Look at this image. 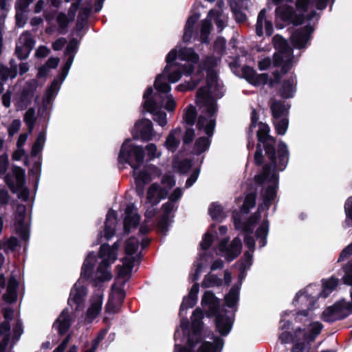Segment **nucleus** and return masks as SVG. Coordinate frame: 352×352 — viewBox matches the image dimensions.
Returning a JSON list of instances; mask_svg holds the SVG:
<instances>
[{"label": "nucleus", "instance_id": "nucleus-50", "mask_svg": "<svg viewBox=\"0 0 352 352\" xmlns=\"http://www.w3.org/2000/svg\"><path fill=\"white\" fill-rule=\"evenodd\" d=\"M23 120L28 126L29 133H31L36 123L35 110L33 107L29 108L24 115Z\"/></svg>", "mask_w": 352, "mask_h": 352}, {"label": "nucleus", "instance_id": "nucleus-29", "mask_svg": "<svg viewBox=\"0 0 352 352\" xmlns=\"http://www.w3.org/2000/svg\"><path fill=\"white\" fill-rule=\"evenodd\" d=\"M274 47L278 52H283L285 56H292L293 50L290 47L287 41L281 35L276 34L272 38Z\"/></svg>", "mask_w": 352, "mask_h": 352}, {"label": "nucleus", "instance_id": "nucleus-39", "mask_svg": "<svg viewBox=\"0 0 352 352\" xmlns=\"http://www.w3.org/2000/svg\"><path fill=\"white\" fill-rule=\"evenodd\" d=\"M151 180V175L146 170L140 171L135 179L136 190L138 194L143 193L144 185L148 184Z\"/></svg>", "mask_w": 352, "mask_h": 352}, {"label": "nucleus", "instance_id": "nucleus-2", "mask_svg": "<svg viewBox=\"0 0 352 352\" xmlns=\"http://www.w3.org/2000/svg\"><path fill=\"white\" fill-rule=\"evenodd\" d=\"M268 162L263 164V173L254 176V182L258 185H263L272 173V168H278L280 171H283L289 162V151L287 144L279 140L277 148V157L273 159L266 158Z\"/></svg>", "mask_w": 352, "mask_h": 352}, {"label": "nucleus", "instance_id": "nucleus-31", "mask_svg": "<svg viewBox=\"0 0 352 352\" xmlns=\"http://www.w3.org/2000/svg\"><path fill=\"white\" fill-rule=\"evenodd\" d=\"M178 57L180 60L192 63H198L199 56L192 47H183L179 50Z\"/></svg>", "mask_w": 352, "mask_h": 352}, {"label": "nucleus", "instance_id": "nucleus-20", "mask_svg": "<svg viewBox=\"0 0 352 352\" xmlns=\"http://www.w3.org/2000/svg\"><path fill=\"white\" fill-rule=\"evenodd\" d=\"M204 329L203 321L192 320L191 330L192 332L188 333V344L191 346H195L197 344L202 341V331Z\"/></svg>", "mask_w": 352, "mask_h": 352}, {"label": "nucleus", "instance_id": "nucleus-21", "mask_svg": "<svg viewBox=\"0 0 352 352\" xmlns=\"http://www.w3.org/2000/svg\"><path fill=\"white\" fill-rule=\"evenodd\" d=\"M278 191V186H267L262 192L261 197L263 203L258 205V210H269L271 207L272 202L276 198Z\"/></svg>", "mask_w": 352, "mask_h": 352}, {"label": "nucleus", "instance_id": "nucleus-15", "mask_svg": "<svg viewBox=\"0 0 352 352\" xmlns=\"http://www.w3.org/2000/svg\"><path fill=\"white\" fill-rule=\"evenodd\" d=\"M314 31V29L310 24L298 29L292 36V42L294 47L298 50L305 48Z\"/></svg>", "mask_w": 352, "mask_h": 352}, {"label": "nucleus", "instance_id": "nucleus-58", "mask_svg": "<svg viewBox=\"0 0 352 352\" xmlns=\"http://www.w3.org/2000/svg\"><path fill=\"white\" fill-rule=\"evenodd\" d=\"M134 239V237H131L126 241L124 252L129 256H131L135 254L138 249V242H135Z\"/></svg>", "mask_w": 352, "mask_h": 352}, {"label": "nucleus", "instance_id": "nucleus-42", "mask_svg": "<svg viewBox=\"0 0 352 352\" xmlns=\"http://www.w3.org/2000/svg\"><path fill=\"white\" fill-rule=\"evenodd\" d=\"M140 217L139 214L126 216L124 219V232L129 234L132 228H137L140 223Z\"/></svg>", "mask_w": 352, "mask_h": 352}, {"label": "nucleus", "instance_id": "nucleus-47", "mask_svg": "<svg viewBox=\"0 0 352 352\" xmlns=\"http://www.w3.org/2000/svg\"><path fill=\"white\" fill-rule=\"evenodd\" d=\"M256 195L254 192H250L245 197L243 203L241 207V210L243 213H248L250 210L256 205Z\"/></svg>", "mask_w": 352, "mask_h": 352}, {"label": "nucleus", "instance_id": "nucleus-62", "mask_svg": "<svg viewBox=\"0 0 352 352\" xmlns=\"http://www.w3.org/2000/svg\"><path fill=\"white\" fill-rule=\"evenodd\" d=\"M78 44L77 38H72L66 47L65 54L69 56H74V57L78 50Z\"/></svg>", "mask_w": 352, "mask_h": 352}, {"label": "nucleus", "instance_id": "nucleus-48", "mask_svg": "<svg viewBox=\"0 0 352 352\" xmlns=\"http://www.w3.org/2000/svg\"><path fill=\"white\" fill-rule=\"evenodd\" d=\"M344 274L342 278V283L348 286H352V260L344 264L342 267Z\"/></svg>", "mask_w": 352, "mask_h": 352}, {"label": "nucleus", "instance_id": "nucleus-49", "mask_svg": "<svg viewBox=\"0 0 352 352\" xmlns=\"http://www.w3.org/2000/svg\"><path fill=\"white\" fill-rule=\"evenodd\" d=\"M208 214L211 217V218L217 221L219 219H222L224 217L223 215V209L221 205L218 204L217 203L212 202L208 208Z\"/></svg>", "mask_w": 352, "mask_h": 352}, {"label": "nucleus", "instance_id": "nucleus-35", "mask_svg": "<svg viewBox=\"0 0 352 352\" xmlns=\"http://www.w3.org/2000/svg\"><path fill=\"white\" fill-rule=\"evenodd\" d=\"M211 140L205 136L198 138L193 146L194 153L199 156L210 148Z\"/></svg>", "mask_w": 352, "mask_h": 352}, {"label": "nucleus", "instance_id": "nucleus-33", "mask_svg": "<svg viewBox=\"0 0 352 352\" xmlns=\"http://www.w3.org/2000/svg\"><path fill=\"white\" fill-rule=\"evenodd\" d=\"M294 12V8L289 6L285 7L278 6L275 10L276 16L287 24H290V21H292Z\"/></svg>", "mask_w": 352, "mask_h": 352}, {"label": "nucleus", "instance_id": "nucleus-26", "mask_svg": "<svg viewBox=\"0 0 352 352\" xmlns=\"http://www.w3.org/2000/svg\"><path fill=\"white\" fill-rule=\"evenodd\" d=\"M21 245L16 236H11L8 238L4 237L1 241V250H3L6 255H15Z\"/></svg>", "mask_w": 352, "mask_h": 352}, {"label": "nucleus", "instance_id": "nucleus-52", "mask_svg": "<svg viewBox=\"0 0 352 352\" xmlns=\"http://www.w3.org/2000/svg\"><path fill=\"white\" fill-rule=\"evenodd\" d=\"M18 73L17 68L15 65H12L9 68L1 64V82L8 80V78H14Z\"/></svg>", "mask_w": 352, "mask_h": 352}, {"label": "nucleus", "instance_id": "nucleus-5", "mask_svg": "<svg viewBox=\"0 0 352 352\" xmlns=\"http://www.w3.org/2000/svg\"><path fill=\"white\" fill-rule=\"evenodd\" d=\"M12 174L8 173L4 177V182L14 194H17V197L24 201H27L30 196V190L25 186V171L23 168L16 165H12Z\"/></svg>", "mask_w": 352, "mask_h": 352}, {"label": "nucleus", "instance_id": "nucleus-18", "mask_svg": "<svg viewBox=\"0 0 352 352\" xmlns=\"http://www.w3.org/2000/svg\"><path fill=\"white\" fill-rule=\"evenodd\" d=\"M297 79L296 75H291L282 82L278 93L283 99L292 98L296 91Z\"/></svg>", "mask_w": 352, "mask_h": 352}, {"label": "nucleus", "instance_id": "nucleus-38", "mask_svg": "<svg viewBox=\"0 0 352 352\" xmlns=\"http://www.w3.org/2000/svg\"><path fill=\"white\" fill-rule=\"evenodd\" d=\"M197 118V111L196 107L192 104H189L183 116V120L186 126H193Z\"/></svg>", "mask_w": 352, "mask_h": 352}, {"label": "nucleus", "instance_id": "nucleus-23", "mask_svg": "<svg viewBox=\"0 0 352 352\" xmlns=\"http://www.w3.org/2000/svg\"><path fill=\"white\" fill-rule=\"evenodd\" d=\"M241 286V282H240L239 284H234L224 297L225 305L228 308L234 309V311L236 310V307L239 301Z\"/></svg>", "mask_w": 352, "mask_h": 352}, {"label": "nucleus", "instance_id": "nucleus-8", "mask_svg": "<svg viewBox=\"0 0 352 352\" xmlns=\"http://www.w3.org/2000/svg\"><path fill=\"white\" fill-rule=\"evenodd\" d=\"M14 227L16 234L20 239L27 242L30 239V226L25 222L26 217V206L17 204L14 214Z\"/></svg>", "mask_w": 352, "mask_h": 352}, {"label": "nucleus", "instance_id": "nucleus-14", "mask_svg": "<svg viewBox=\"0 0 352 352\" xmlns=\"http://www.w3.org/2000/svg\"><path fill=\"white\" fill-rule=\"evenodd\" d=\"M228 310L226 309H221V311L213 316L214 318V324L216 331L219 333L221 336H226L230 332L234 318L228 316Z\"/></svg>", "mask_w": 352, "mask_h": 352}, {"label": "nucleus", "instance_id": "nucleus-12", "mask_svg": "<svg viewBox=\"0 0 352 352\" xmlns=\"http://www.w3.org/2000/svg\"><path fill=\"white\" fill-rule=\"evenodd\" d=\"M12 337L11 338L10 331L3 332L1 334V352H6L9 344L10 349H12L16 343L19 340L23 333V324L20 320H18L13 326Z\"/></svg>", "mask_w": 352, "mask_h": 352}, {"label": "nucleus", "instance_id": "nucleus-11", "mask_svg": "<svg viewBox=\"0 0 352 352\" xmlns=\"http://www.w3.org/2000/svg\"><path fill=\"white\" fill-rule=\"evenodd\" d=\"M131 133L134 140H142L144 142L151 140L154 135L152 122L146 118L137 121Z\"/></svg>", "mask_w": 352, "mask_h": 352}, {"label": "nucleus", "instance_id": "nucleus-22", "mask_svg": "<svg viewBox=\"0 0 352 352\" xmlns=\"http://www.w3.org/2000/svg\"><path fill=\"white\" fill-rule=\"evenodd\" d=\"M117 224V212L111 209L106 215L104 228V236L109 240L116 234V226Z\"/></svg>", "mask_w": 352, "mask_h": 352}, {"label": "nucleus", "instance_id": "nucleus-53", "mask_svg": "<svg viewBox=\"0 0 352 352\" xmlns=\"http://www.w3.org/2000/svg\"><path fill=\"white\" fill-rule=\"evenodd\" d=\"M162 74L164 76H167L168 80L171 83L177 82L182 76V70L179 68L178 66H174L167 74H164V71Z\"/></svg>", "mask_w": 352, "mask_h": 352}, {"label": "nucleus", "instance_id": "nucleus-41", "mask_svg": "<svg viewBox=\"0 0 352 352\" xmlns=\"http://www.w3.org/2000/svg\"><path fill=\"white\" fill-rule=\"evenodd\" d=\"M212 28L210 20L205 19L201 22L200 30V41L202 43L208 44L210 43L209 36Z\"/></svg>", "mask_w": 352, "mask_h": 352}, {"label": "nucleus", "instance_id": "nucleus-25", "mask_svg": "<svg viewBox=\"0 0 352 352\" xmlns=\"http://www.w3.org/2000/svg\"><path fill=\"white\" fill-rule=\"evenodd\" d=\"M214 342L204 341L201 343L197 352H217L221 351L224 345V340L219 336L213 338Z\"/></svg>", "mask_w": 352, "mask_h": 352}, {"label": "nucleus", "instance_id": "nucleus-3", "mask_svg": "<svg viewBox=\"0 0 352 352\" xmlns=\"http://www.w3.org/2000/svg\"><path fill=\"white\" fill-rule=\"evenodd\" d=\"M144 157V148L132 144L130 139H126L121 146L118 161L122 164H127L133 170H137L143 165Z\"/></svg>", "mask_w": 352, "mask_h": 352}, {"label": "nucleus", "instance_id": "nucleus-63", "mask_svg": "<svg viewBox=\"0 0 352 352\" xmlns=\"http://www.w3.org/2000/svg\"><path fill=\"white\" fill-rule=\"evenodd\" d=\"M241 72L243 74V77L250 83L252 84L254 81V78L256 75V71L253 69V67L245 65L241 68Z\"/></svg>", "mask_w": 352, "mask_h": 352}, {"label": "nucleus", "instance_id": "nucleus-57", "mask_svg": "<svg viewBox=\"0 0 352 352\" xmlns=\"http://www.w3.org/2000/svg\"><path fill=\"white\" fill-rule=\"evenodd\" d=\"M344 208L346 215L345 223L349 227L352 226V196L347 198Z\"/></svg>", "mask_w": 352, "mask_h": 352}, {"label": "nucleus", "instance_id": "nucleus-32", "mask_svg": "<svg viewBox=\"0 0 352 352\" xmlns=\"http://www.w3.org/2000/svg\"><path fill=\"white\" fill-rule=\"evenodd\" d=\"M164 76L162 74H160L156 77L154 82V87L157 92L155 94L153 93L151 97H154L157 94H160L163 96V98L165 100L166 96L168 95V94L170 91L171 87L168 82H163L162 80V78H163Z\"/></svg>", "mask_w": 352, "mask_h": 352}, {"label": "nucleus", "instance_id": "nucleus-45", "mask_svg": "<svg viewBox=\"0 0 352 352\" xmlns=\"http://www.w3.org/2000/svg\"><path fill=\"white\" fill-rule=\"evenodd\" d=\"M178 56V52L176 49H172L166 55V65L164 69V73L167 74L174 67L177 66L179 63L176 62Z\"/></svg>", "mask_w": 352, "mask_h": 352}, {"label": "nucleus", "instance_id": "nucleus-46", "mask_svg": "<svg viewBox=\"0 0 352 352\" xmlns=\"http://www.w3.org/2000/svg\"><path fill=\"white\" fill-rule=\"evenodd\" d=\"M273 124L277 135H284L288 129V118H283L278 120H273Z\"/></svg>", "mask_w": 352, "mask_h": 352}, {"label": "nucleus", "instance_id": "nucleus-17", "mask_svg": "<svg viewBox=\"0 0 352 352\" xmlns=\"http://www.w3.org/2000/svg\"><path fill=\"white\" fill-rule=\"evenodd\" d=\"M72 326V319L67 308L64 309L60 316L53 324V328H56L59 336L65 335Z\"/></svg>", "mask_w": 352, "mask_h": 352}, {"label": "nucleus", "instance_id": "nucleus-1", "mask_svg": "<svg viewBox=\"0 0 352 352\" xmlns=\"http://www.w3.org/2000/svg\"><path fill=\"white\" fill-rule=\"evenodd\" d=\"M256 133L257 144L254 155V163L256 166H261L265 162V157L273 159L277 157L278 142L275 137L270 135V127L266 123L259 122Z\"/></svg>", "mask_w": 352, "mask_h": 352}, {"label": "nucleus", "instance_id": "nucleus-43", "mask_svg": "<svg viewBox=\"0 0 352 352\" xmlns=\"http://www.w3.org/2000/svg\"><path fill=\"white\" fill-rule=\"evenodd\" d=\"M230 6L236 23H242L247 21V16L241 11L240 5L237 1L231 2Z\"/></svg>", "mask_w": 352, "mask_h": 352}, {"label": "nucleus", "instance_id": "nucleus-37", "mask_svg": "<svg viewBox=\"0 0 352 352\" xmlns=\"http://www.w3.org/2000/svg\"><path fill=\"white\" fill-rule=\"evenodd\" d=\"M91 10H92L91 6L84 7L81 9V10L80 11V12L78 14V16L77 18V21H76V28L77 32L82 31L85 23L87 21V19L91 12Z\"/></svg>", "mask_w": 352, "mask_h": 352}, {"label": "nucleus", "instance_id": "nucleus-55", "mask_svg": "<svg viewBox=\"0 0 352 352\" xmlns=\"http://www.w3.org/2000/svg\"><path fill=\"white\" fill-rule=\"evenodd\" d=\"M74 61V56H70L67 58L66 60L65 64L63 65V67L61 68V72L60 74L56 77L60 81V83H62L65 78L67 77L69 71L70 69V67L73 63Z\"/></svg>", "mask_w": 352, "mask_h": 352}, {"label": "nucleus", "instance_id": "nucleus-44", "mask_svg": "<svg viewBox=\"0 0 352 352\" xmlns=\"http://www.w3.org/2000/svg\"><path fill=\"white\" fill-rule=\"evenodd\" d=\"M223 280L219 278L216 274H208L204 276V278L201 283V287L203 288H209L214 286H221Z\"/></svg>", "mask_w": 352, "mask_h": 352}, {"label": "nucleus", "instance_id": "nucleus-54", "mask_svg": "<svg viewBox=\"0 0 352 352\" xmlns=\"http://www.w3.org/2000/svg\"><path fill=\"white\" fill-rule=\"evenodd\" d=\"M102 309V300H99L91 303L87 311V316L94 319L98 316Z\"/></svg>", "mask_w": 352, "mask_h": 352}, {"label": "nucleus", "instance_id": "nucleus-28", "mask_svg": "<svg viewBox=\"0 0 352 352\" xmlns=\"http://www.w3.org/2000/svg\"><path fill=\"white\" fill-rule=\"evenodd\" d=\"M14 313L15 310L12 307H4L1 305V315L4 319V320L1 322V334H3V332L10 331V322L14 318Z\"/></svg>", "mask_w": 352, "mask_h": 352}, {"label": "nucleus", "instance_id": "nucleus-27", "mask_svg": "<svg viewBox=\"0 0 352 352\" xmlns=\"http://www.w3.org/2000/svg\"><path fill=\"white\" fill-rule=\"evenodd\" d=\"M321 282L322 289L320 292L318 297L326 298L336 289L339 283V279L332 276L327 279L322 278Z\"/></svg>", "mask_w": 352, "mask_h": 352}, {"label": "nucleus", "instance_id": "nucleus-7", "mask_svg": "<svg viewBox=\"0 0 352 352\" xmlns=\"http://www.w3.org/2000/svg\"><path fill=\"white\" fill-rule=\"evenodd\" d=\"M351 300L345 299L336 301L333 305L327 307L322 312L321 318L324 322L333 323L342 320L352 314V292L350 294Z\"/></svg>", "mask_w": 352, "mask_h": 352}, {"label": "nucleus", "instance_id": "nucleus-56", "mask_svg": "<svg viewBox=\"0 0 352 352\" xmlns=\"http://www.w3.org/2000/svg\"><path fill=\"white\" fill-rule=\"evenodd\" d=\"M60 81L58 78H55L51 82L50 85L47 88L46 90V98L47 102H50L53 96L58 92L60 86Z\"/></svg>", "mask_w": 352, "mask_h": 352}, {"label": "nucleus", "instance_id": "nucleus-34", "mask_svg": "<svg viewBox=\"0 0 352 352\" xmlns=\"http://www.w3.org/2000/svg\"><path fill=\"white\" fill-rule=\"evenodd\" d=\"M181 131V128L177 127L175 129L171 130L168 136L166 137L165 146L169 151L174 153L177 151V148L179 147L180 140L176 138L175 134L177 133H180Z\"/></svg>", "mask_w": 352, "mask_h": 352}, {"label": "nucleus", "instance_id": "nucleus-36", "mask_svg": "<svg viewBox=\"0 0 352 352\" xmlns=\"http://www.w3.org/2000/svg\"><path fill=\"white\" fill-rule=\"evenodd\" d=\"M46 139V131L45 129L41 131L32 145L31 149V155L36 157L43 149Z\"/></svg>", "mask_w": 352, "mask_h": 352}, {"label": "nucleus", "instance_id": "nucleus-6", "mask_svg": "<svg viewBox=\"0 0 352 352\" xmlns=\"http://www.w3.org/2000/svg\"><path fill=\"white\" fill-rule=\"evenodd\" d=\"M153 94V88L148 87L144 94L142 107L144 109L153 115V119L161 126H164L167 124L166 113L161 111L164 102L162 95L157 94L151 97Z\"/></svg>", "mask_w": 352, "mask_h": 352}, {"label": "nucleus", "instance_id": "nucleus-19", "mask_svg": "<svg viewBox=\"0 0 352 352\" xmlns=\"http://www.w3.org/2000/svg\"><path fill=\"white\" fill-rule=\"evenodd\" d=\"M291 105L280 100H274L270 104V110L273 120L288 118Z\"/></svg>", "mask_w": 352, "mask_h": 352}, {"label": "nucleus", "instance_id": "nucleus-30", "mask_svg": "<svg viewBox=\"0 0 352 352\" xmlns=\"http://www.w3.org/2000/svg\"><path fill=\"white\" fill-rule=\"evenodd\" d=\"M241 240L239 237L234 238L229 246L228 254L226 255V260L228 262L234 261L241 254Z\"/></svg>", "mask_w": 352, "mask_h": 352}, {"label": "nucleus", "instance_id": "nucleus-10", "mask_svg": "<svg viewBox=\"0 0 352 352\" xmlns=\"http://www.w3.org/2000/svg\"><path fill=\"white\" fill-rule=\"evenodd\" d=\"M19 283L12 273L7 284L5 275L1 273V289L6 287V292L1 296V300L8 304H13L17 301Z\"/></svg>", "mask_w": 352, "mask_h": 352}, {"label": "nucleus", "instance_id": "nucleus-40", "mask_svg": "<svg viewBox=\"0 0 352 352\" xmlns=\"http://www.w3.org/2000/svg\"><path fill=\"white\" fill-rule=\"evenodd\" d=\"M86 295V288L84 286L76 288L75 289V294L72 296V290L71 291L69 298L67 303L72 306V302L76 304L77 306L80 305L84 300V296Z\"/></svg>", "mask_w": 352, "mask_h": 352}, {"label": "nucleus", "instance_id": "nucleus-51", "mask_svg": "<svg viewBox=\"0 0 352 352\" xmlns=\"http://www.w3.org/2000/svg\"><path fill=\"white\" fill-rule=\"evenodd\" d=\"M200 67L206 72L214 70L217 65V58L214 56H206L199 63Z\"/></svg>", "mask_w": 352, "mask_h": 352}, {"label": "nucleus", "instance_id": "nucleus-61", "mask_svg": "<svg viewBox=\"0 0 352 352\" xmlns=\"http://www.w3.org/2000/svg\"><path fill=\"white\" fill-rule=\"evenodd\" d=\"M210 89L207 87H201L197 91V98L198 100H201L204 103H206L209 99H211Z\"/></svg>", "mask_w": 352, "mask_h": 352}, {"label": "nucleus", "instance_id": "nucleus-9", "mask_svg": "<svg viewBox=\"0 0 352 352\" xmlns=\"http://www.w3.org/2000/svg\"><path fill=\"white\" fill-rule=\"evenodd\" d=\"M37 87L36 79H31L25 82L15 103L18 110L26 109L31 104Z\"/></svg>", "mask_w": 352, "mask_h": 352}, {"label": "nucleus", "instance_id": "nucleus-4", "mask_svg": "<svg viewBox=\"0 0 352 352\" xmlns=\"http://www.w3.org/2000/svg\"><path fill=\"white\" fill-rule=\"evenodd\" d=\"M323 327L321 322H314L310 324L308 331H306L305 329L298 327L291 352H310L311 344L320 334Z\"/></svg>", "mask_w": 352, "mask_h": 352}, {"label": "nucleus", "instance_id": "nucleus-64", "mask_svg": "<svg viewBox=\"0 0 352 352\" xmlns=\"http://www.w3.org/2000/svg\"><path fill=\"white\" fill-rule=\"evenodd\" d=\"M192 166V161L190 159H184L179 162L178 172L181 174H187Z\"/></svg>", "mask_w": 352, "mask_h": 352}, {"label": "nucleus", "instance_id": "nucleus-60", "mask_svg": "<svg viewBox=\"0 0 352 352\" xmlns=\"http://www.w3.org/2000/svg\"><path fill=\"white\" fill-rule=\"evenodd\" d=\"M270 223L267 219H263L260 226L256 230L255 236L256 238H261L263 236H267L269 233Z\"/></svg>", "mask_w": 352, "mask_h": 352}, {"label": "nucleus", "instance_id": "nucleus-16", "mask_svg": "<svg viewBox=\"0 0 352 352\" xmlns=\"http://www.w3.org/2000/svg\"><path fill=\"white\" fill-rule=\"evenodd\" d=\"M199 291V284L197 283H195L188 296H184L182 300V302L180 305L179 316H182L184 315V312L189 308H192L195 306L197 302V295Z\"/></svg>", "mask_w": 352, "mask_h": 352}, {"label": "nucleus", "instance_id": "nucleus-13", "mask_svg": "<svg viewBox=\"0 0 352 352\" xmlns=\"http://www.w3.org/2000/svg\"><path fill=\"white\" fill-rule=\"evenodd\" d=\"M201 305L203 307H208L207 316L208 318H212L213 316L218 314L222 309L221 308L220 299L210 290L204 292L201 298Z\"/></svg>", "mask_w": 352, "mask_h": 352}, {"label": "nucleus", "instance_id": "nucleus-59", "mask_svg": "<svg viewBox=\"0 0 352 352\" xmlns=\"http://www.w3.org/2000/svg\"><path fill=\"white\" fill-rule=\"evenodd\" d=\"M56 21L59 26V33L63 34H65V30H67L69 23L66 14L63 12L59 13L56 17Z\"/></svg>", "mask_w": 352, "mask_h": 352}, {"label": "nucleus", "instance_id": "nucleus-24", "mask_svg": "<svg viewBox=\"0 0 352 352\" xmlns=\"http://www.w3.org/2000/svg\"><path fill=\"white\" fill-rule=\"evenodd\" d=\"M96 263V256L94 252H90L85 258L81 267L80 276L88 280L92 276Z\"/></svg>", "mask_w": 352, "mask_h": 352}]
</instances>
